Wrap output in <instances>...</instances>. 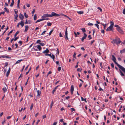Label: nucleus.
I'll return each instance as SVG.
<instances>
[{
  "instance_id": "1",
  "label": "nucleus",
  "mask_w": 125,
  "mask_h": 125,
  "mask_svg": "<svg viewBox=\"0 0 125 125\" xmlns=\"http://www.w3.org/2000/svg\"><path fill=\"white\" fill-rule=\"evenodd\" d=\"M112 60L117 65V66L119 67V68L121 69V70L124 72V73L125 74V68L116 62V59L114 55H112Z\"/></svg>"
},
{
  "instance_id": "2",
  "label": "nucleus",
  "mask_w": 125,
  "mask_h": 125,
  "mask_svg": "<svg viewBox=\"0 0 125 125\" xmlns=\"http://www.w3.org/2000/svg\"><path fill=\"white\" fill-rule=\"evenodd\" d=\"M112 43L114 42V43H116L117 45H118L120 42H121L119 38L114 40L112 42Z\"/></svg>"
},
{
  "instance_id": "3",
  "label": "nucleus",
  "mask_w": 125,
  "mask_h": 125,
  "mask_svg": "<svg viewBox=\"0 0 125 125\" xmlns=\"http://www.w3.org/2000/svg\"><path fill=\"white\" fill-rule=\"evenodd\" d=\"M60 16V15L57 14L54 12H52L51 14H50L51 17H52L53 16Z\"/></svg>"
},
{
  "instance_id": "4",
  "label": "nucleus",
  "mask_w": 125,
  "mask_h": 125,
  "mask_svg": "<svg viewBox=\"0 0 125 125\" xmlns=\"http://www.w3.org/2000/svg\"><path fill=\"white\" fill-rule=\"evenodd\" d=\"M113 27L110 26L109 27L107 28L106 30L107 31H113L114 29L113 28Z\"/></svg>"
},
{
  "instance_id": "5",
  "label": "nucleus",
  "mask_w": 125,
  "mask_h": 125,
  "mask_svg": "<svg viewBox=\"0 0 125 125\" xmlns=\"http://www.w3.org/2000/svg\"><path fill=\"white\" fill-rule=\"evenodd\" d=\"M117 31L120 33L122 34H124V31L120 27H119L117 28Z\"/></svg>"
},
{
  "instance_id": "6",
  "label": "nucleus",
  "mask_w": 125,
  "mask_h": 125,
  "mask_svg": "<svg viewBox=\"0 0 125 125\" xmlns=\"http://www.w3.org/2000/svg\"><path fill=\"white\" fill-rule=\"evenodd\" d=\"M84 36L81 39V41L82 42H83L84 40L87 37V35L85 33L83 34Z\"/></svg>"
},
{
  "instance_id": "7",
  "label": "nucleus",
  "mask_w": 125,
  "mask_h": 125,
  "mask_svg": "<svg viewBox=\"0 0 125 125\" xmlns=\"http://www.w3.org/2000/svg\"><path fill=\"white\" fill-rule=\"evenodd\" d=\"M74 87L73 86V85H72L71 86V94H73V91L74 90Z\"/></svg>"
},
{
  "instance_id": "8",
  "label": "nucleus",
  "mask_w": 125,
  "mask_h": 125,
  "mask_svg": "<svg viewBox=\"0 0 125 125\" xmlns=\"http://www.w3.org/2000/svg\"><path fill=\"white\" fill-rule=\"evenodd\" d=\"M47 17H50V14H43V15L42 16L43 18H45Z\"/></svg>"
},
{
  "instance_id": "9",
  "label": "nucleus",
  "mask_w": 125,
  "mask_h": 125,
  "mask_svg": "<svg viewBox=\"0 0 125 125\" xmlns=\"http://www.w3.org/2000/svg\"><path fill=\"white\" fill-rule=\"evenodd\" d=\"M19 17L22 20H23L24 18L23 15L21 13H20L19 15Z\"/></svg>"
},
{
  "instance_id": "10",
  "label": "nucleus",
  "mask_w": 125,
  "mask_h": 125,
  "mask_svg": "<svg viewBox=\"0 0 125 125\" xmlns=\"http://www.w3.org/2000/svg\"><path fill=\"white\" fill-rule=\"evenodd\" d=\"M10 67L9 68V70H8V71L7 72V73H6V76L7 77H8V76L9 74V73H10Z\"/></svg>"
},
{
  "instance_id": "11",
  "label": "nucleus",
  "mask_w": 125,
  "mask_h": 125,
  "mask_svg": "<svg viewBox=\"0 0 125 125\" xmlns=\"http://www.w3.org/2000/svg\"><path fill=\"white\" fill-rule=\"evenodd\" d=\"M37 96L39 97L40 96L41 94V91L39 90H37Z\"/></svg>"
},
{
  "instance_id": "12",
  "label": "nucleus",
  "mask_w": 125,
  "mask_h": 125,
  "mask_svg": "<svg viewBox=\"0 0 125 125\" xmlns=\"http://www.w3.org/2000/svg\"><path fill=\"white\" fill-rule=\"evenodd\" d=\"M49 51L48 49L47 48L44 51L42 52V53H47L49 52Z\"/></svg>"
},
{
  "instance_id": "13",
  "label": "nucleus",
  "mask_w": 125,
  "mask_h": 125,
  "mask_svg": "<svg viewBox=\"0 0 125 125\" xmlns=\"http://www.w3.org/2000/svg\"><path fill=\"white\" fill-rule=\"evenodd\" d=\"M10 58V57L6 55H1L0 56V58Z\"/></svg>"
},
{
  "instance_id": "14",
  "label": "nucleus",
  "mask_w": 125,
  "mask_h": 125,
  "mask_svg": "<svg viewBox=\"0 0 125 125\" xmlns=\"http://www.w3.org/2000/svg\"><path fill=\"white\" fill-rule=\"evenodd\" d=\"M25 27V28L24 30V32H26L28 29L29 26L28 25H26Z\"/></svg>"
},
{
  "instance_id": "15",
  "label": "nucleus",
  "mask_w": 125,
  "mask_h": 125,
  "mask_svg": "<svg viewBox=\"0 0 125 125\" xmlns=\"http://www.w3.org/2000/svg\"><path fill=\"white\" fill-rule=\"evenodd\" d=\"M20 23V25H21L22 27L24 25V21H21Z\"/></svg>"
},
{
  "instance_id": "16",
  "label": "nucleus",
  "mask_w": 125,
  "mask_h": 125,
  "mask_svg": "<svg viewBox=\"0 0 125 125\" xmlns=\"http://www.w3.org/2000/svg\"><path fill=\"white\" fill-rule=\"evenodd\" d=\"M2 90L3 91L4 93H5L7 92V90L5 87H4L2 89Z\"/></svg>"
},
{
  "instance_id": "17",
  "label": "nucleus",
  "mask_w": 125,
  "mask_h": 125,
  "mask_svg": "<svg viewBox=\"0 0 125 125\" xmlns=\"http://www.w3.org/2000/svg\"><path fill=\"white\" fill-rule=\"evenodd\" d=\"M110 26L113 27L114 24V22L113 21H111L110 22Z\"/></svg>"
},
{
  "instance_id": "18",
  "label": "nucleus",
  "mask_w": 125,
  "mask_h": 125,
  "mask_svg": "<svg viewBox=\"0 0 125 125\" xmlns=\"http://www.w3.org/2000/svg\"><path fill=\"white\" fill-rule=\"evenodd\" d=\"M119 71L120 72V74L122 76H124L125 75L122 72V71L121 70H120L119 69Z\"/></svg>"
},
{
  "instance_id": "19",
  "label": "nucleus",
  "mask_w": 125,
  "mask_h": 125,
  "mask_svg": "<svg viewBox=\"0 0 125 125\" xmlns=\"http://www.w3.org/2000/svg\"><path fill=\"white\" fill-rule=\"evenodd\" d=\"M37 48L39 49V50L40 51L42 49L41 46L40 45H37Z\"/></svg>"
},
{
  "instance_id": "20",
  "label": "nucleus",
  "mask_w": 125,
  "mask_h": 125,
  "mask_svg": "<svg viewBox=\"0 0 125 125\" xmlns=\"http://www.w3.org/2000/svg\"><path fill=\"white\" fill-rule=\"evenodd\" d=\"M77 12L78 14H81L83 13V12L82 11H77Z\"/></svg>"
},
{
  "instance_id": "21",
  "label": "nucleus",
  "mask_w": 125,
  "mask_h": 125,
  "mask_svg": "<svg viewBox=\"0 0 125 125\" xmlns=\"http://www.w3.org/2000/svg\"><path fill=\"white\" fill-rule=\"evenodd\" d=\"M120 52L121 54L125 53V49H124L122 50H121Z\"/></svg>"
},
{
  "instance_id": "22",
  "label": "nucleus",
  "mask_w": 125,
  "mask_h": 125,
  "mask_svg": "<svg viewBox=\"0 0 125 125\" xmlns=\"http://www.w3.org/2000/svg\"><path fill=\"white\" fill-rule=\"evenodd\" d=\"M52 58V59L53 61H54V58H55V56L53 54H52V55H51V56L50 57Z\"/></svg>"
},
{
  "instance_id": "23",
  "label": "nucleus",
  "mask_w": 125,
  "mask_h": 125,
  "mask_svg": "<svg viewBox=\"0 0 125 125\" xmlns=\"http://www.w3.org/2000/svg\"><path fill=\"white\" fill-rule=\"evenodd\" d=\"M14 3V0H12V2L11 3L10 5V6L12 7L13 6V4Z\"/></svg>"
},
{
  "instance_id": "24",
  "label": "nucleus",
  "mask_w": 125,
  "mask_h": 125,
  "mask_svg": "<svg viewBox=\"0 0 125 125\" xmlns=\"http://www.w3.org/2000/svg\"><path fill=\"white\" fill-rule=\"evenodd\" d=\"M101 24L104 26V29H105L106 26V24H103L102 23H101Z\"/></svg>"
},
{
  "instance_id": "25",
  "label": "nucleus",
  "mask_w": 125,
  "mask_h": 125,
  "mask_svg": "<svg viewBox=\"0 0 125 125\" xmlns=\"http://www.w3.org/2000/svg\"><path fill=\"white\" fill-rule=\"evenodd\" d=\"M19 31H18L14 35V37H15L19 33Z\"/></svg>"
},
{
  "instance_id": "26",
  "label": "nucleus",
  "mask_w": 125,
  "mask_h": 125,
  "mask_svg": "<svg viewBox=\"0 0 125 125\" xmlns=\"http://www.w3.org/2000/svg\"><path fill=\"white\" fill-rule=\"evenodd\" d=\"M23 61V60L22 59L20 60H18L16 62V64H17L19 63L21 61Z\"/></svg>"
},
{
  "instance_id": "27",
  "label": "nucleus",
  "mask_w": 125,
  "mask_h": 125,
  "mask_svg": "<svg viewBox=\"0 0 125 125\" xmlns=\"http://www.w3.org/2000/svg\"><path fill=\"white\" fill-rule=\"evenodd\" d=\"M33 104L32 103L31 104V105L30 107V109L31 110H32L33 107Z\"/></svg>"
},
{
  "instance_id": "28",
  "label": "nucleus",
  "mask_w": 125,
  "mask_h": 125,
  "mask_svg": "<svg viewBox=\"0 0 125 125\" xmlns=\"http://www.w3.org/2000/svg\"><path fill=\"white\" fill-rule=\"evenodd\" d=\"M81 30L83 32H84V33L86 32V31L85 29L84 28H82L81 29Z\"/></svg>"
},
{
  "instance_id": "29",
  "label": "nucleus",
  "mask_w": 125,
  "mask_h": 125,
  "mask_svg": "<svg viewBox=\"0 0 125 125\" xmlns=\"http://www.w3.org/2000/svg\"><path fill=\"white\" fill-rule=\"evenodd\" d=\"M37 19V15L36 14H35L33 17V19L34 20H36Z\"/></svg>"
},
{
  "instance_id": "30",
  "label": "nucleus",
  "mask_w": 125,
  "mask_h": 125,
  "mask_svg": "<svg viewBox=\"0 0 125 125\" xmlns=\"http://www.w3.org/2000/svg\"><path fill=\"white\" fill-rule=\"evenodd\" d=\"M56 88H54L52 92V93L53 94H54V92L56 91Z\"/></svg>"
},
{
  "instance_id": "31",
  "label": "nucleus",
  "mask_w": 125,
  "mask_h": 125,
  "mask_svg": "<svg viewBox=\"0 0 125 125\" xmlns=\"http://www.w3.org/2000/svg\"><path fill=\"white\" fill-rule=\"evenodd\" d=\"M65 36H67L68 35V33H67V28L66 29V31L65 32Z\"/></svg>"
},
{
  "instance_id": "32",
  "label": "nucleus",
  "mask_w": 125,
  "mask_h": 125,
  "mask_svg": "<svg viewBox=\"0 0 125 125\" xmlns=\"http://www.w3.org/2000/svg\"><path fill=\"white\" fill-rule=\"evenodd\" d=\"M53 31V29L51 30L50 31V32L49 33V36H50L51 35V34H52V33Z\"/></svg>"
},
{
  "instance_id": "33",
  "label": "nucleus",
  "mask_w": 125,
  "mask_h": 125,
  "mask_svg": "<svg viewBox=\"0 0 125 125\" xmlns=\"http://www.w3.org/2000/svg\"><path fill=\"white\" fill-rule=\"evenodd\" d=\"M15 16V19H16V20H17V18L18 17V15L17 14L16 15H14Z\"/></svg>"
},
{
  "instance_id": "34",
  "label": "nucleus",
  "mask_w": 125,
  "mask_h": 125,
  "mask_svg": "<svg viewBox=\"0 0 125 125\" xmlns=\"http://www.w3.org/2000/svg\"><path fill=\"white\" fill-rule=\"evenodd\" d=\"M47 25L48 26H51L52 25V23L50 22H48L47 23Z\"/></svg>"
},
{
  "instance_id": "35",
  "label": "nucleus",
  "mask_w": 125,
  "mask_h": 125,
  "mask_svg": "<svg viewBox=\"0 0 125 125\" xmlns=\"http://www.w3.org/2000/svg\"><path fill=\"white\" fill-rule=\"evenodd\" d=\"M24 15L25 17H26V18H27L28 17V15L26 14V12H24Z\"/></svg>"
},
{
  "instance_id": "36",
  "label": "nucleus",
  "mask_w": 125,
  "mask_h": 125,
  "mask_svg": "<svg viewBox=\"0 0 125 125\" xmlns=\"http://www.w3.org/2000/svg\"><path fill=\"white\" fill-rule=\"evenodd\" d=\"M88 25L89 26H93V24L92 23L89 22L88 23Z\"/></svg>"
},
{
  "instance_id": "37",
  "label": "nucleus",
  "mask_w": 125,
  "mask_h": 125,
  "mask_svg": "<svg viewBox=\"0 0 125 125\" xmlns=\"http://www.w3.org/2000/svg\"><path fill=\"white\" fill-rule=\"evenodd\" d=\"M6 11H4L3 12H1L0 13V16L2 14H4L5 13V12Z\"/></svg>"
},
{
  "instance_id": "38",
  "label": "nucleus",
  "mask_w": 125,
  "mask_h": 125,
  "mask_svg": "<svg viewBox=\"0 0 125 125\" xmlns=\"http://www.w3.org/2000/svg\"><path fill=\"white\" fill-rule=\"evenodd\" d=\"M39 44H40L42 46H44L45 45L44 43L43 42H40L39 43Z\"/></svg>"
},
{
  "instance_id": "39",
  "label": "nucleus",
  "mask_w": 125,
  "mask_h": 125,
  "mask_svg": "<svg viewBox=\"0 0 125 125\" xmlns=\"http://www.w3.org/2000/svg\"><path fill=\"white\" fill-rule=\"evenodd\" d=\"M76 53L75 52L74 53V54L73 55V58H75V59H76V58L75 57V56H76Z\"/></svg>"
},
{
  "instance_id": "40",
  "label": "nucleus",
  "mask_w": 125,
  "mask_h": 125,
  "mask_svg": "<svg viewBox=\"0 0 125 125\" xmlns=\"http://www.w3.org/2000/svg\"><path fill=\"white\" fill-rule=\"evenodd\" d=\"M15 38L14 39V41H16L19 38V37H15Z\"/></svg>"
},
{
  "instance_id": "41",
  "label": "nucleus",
  "mask_w": 125,
  "mask_h": 125,
  "mask_svg": "<svg viewBox=\"0 0 125 125\" xmlns=\"http://www.w3.org/2000/svg\"><path fill=\"white\" fill-rule=\"evenodd\" d=\"M35 11V9H34L32 11L31 13L32 14H33L34 12Z\"/></svg>"
},
{
  "instance_id": "42",
  "label": "nucleus",
  "mask_w": 125,
  "mask_h": 125,
  "mask_svg": "<svg viewBox=\"0 0 125 125\" xmlns=\"http://www.w3.org/2000/svg\"><path fill=\"white\" fill-rule=\"evenodd\" d=\"M97 9L100 10V12H102V10L100 7H98Z\"/></svg>"
},
{
  "instance_id": "43",
  "label": "nucleus",
  "mask_w": 125,
  "mask_h": 125,
  "mask_svg": "<svg viewBox=\"0 0 125 125\" xmlns=\"http://www.w3.org/2000/svg\"><path fill=\"white\" fill-rule=\"evenodd\" d=\"M88 38H89V40H90L92 38V37H91V35H89L88 36Z\"/></svg>"
},
{
  "instance_id": "44",
  "label": "nucleus",
  "mask_w": 125,
  "mask_h": 125,
  "mask_svg": "<svg viewBox=\"0 0 125 125\" xmlns=\"http://www.w3.org/2000/svg\"><path fill=\"white\" fill-rule=\"evenodd\" d=\"M77 70L78 71H80V72H81L82 71V69L79 68L77 69Z\"/></svg>"
},
{
  "instance_id": "45",
  "label": "nucleus",
  "mask_w": 125,
  "mask_h": 125,
  "mask_svg": "<svg viewBox=\"0 0 125 125\" xmlns=\"http://www.w3.org/2000/svg\"><path fill=\"white\" fill-rule=\"evenodd\" d=\"M41 42V41L40 40H38L37 41L36 43H37L39 44V43H40V42Z\"/></svg>"
},
{
  "instance_id": "46",
  "label": "nucleus",
  "mask_w": 125,
  "mask_h": 125,
  "mask_svg": "<svg viewBox=\"0 0 125 125\" xmlns=\"http://www.w3.org/2000/svg\"><path fill=\"white\" fill-rule=\"evenodd\" d=\"M14 12L15 14H17L18 13V10H17L15 9Z\"/></svg>"
},
{
  "instance_id": "47",
  "label": "nucleus",
  "mask_w": 125,
  "mask_h": 125,
  "mask_svg": "<svg viewBox=\"0 0 125 125\" xmlns=\"http://www.w3.org/2000/svg\"><path fill=\"white\" fill-rule=\"evenodd\" d=\"M71 111L72 112L74 111H75V109L73 108H71Z\"/></svg>"
},
{
  "instance_id": "48",
  "label": "nucleus",
  "mask_w": 125,
  "mask_h": 125,
  "mask_svg": "<svg viewBox=\"0 0 125 125\" xmlns=\"http://www.w3.org/2000/svg\"><path fill=\"white\" fill-rule=\"evenodd\" d=\"M46 32V31H44L41 34L42 35H43L45 34V32Z\"/></svg>"
},
{
  "instance_id": "49",
  "label": "nucleus",
  "mask_w": 125,
  "mask_h": 125,
  "mask_svg": "<svg viewBox=\"0 0 125 125\" xmlns=\"http://www.w3.org/2000/svg\"><path fill=\"white\" fill-rule=\"evenodd\" d=\"M40 120H38L37 122L36 123V125H37L38 124V123L40 122Z\"/></svg>"
},
{
  "instance_id": "50",
  "label": "nucleus",
  "mask_w": 125,
  "mask_h": 125,
  "mask_svg": "<svg viewBox=\"0 0 125 125\" xmlns=\"http://www.w3.org/2000/svg\"><path fill=\"white\" fill-rule=\"evenodd\" d=\"M12 32H13V30H11L10 31V32L9 33H8V36H9V34H10V33H11Z\"/></svg>"
},
{
  "instance_id": "51",
  "label": "nucleus",
  "mask_w": 125,
  "mask_h": 125,
  "mask_svg": "<svg viewBox=\"0 0 125 125\" xmlns=\"http://www.w3.org/2000/svg\"><path fill=\"white\" fill-rule=\"evenodd\" d=\"M61 69V67H59L58 68V70L59 71H60Z\"/></svg>"
},
{
  "instance_id": "52",
  "label": "nucleus",
  "mask_w": 125,
  "mask_h": 125,
  "mask_svg": "<svg viewBox=\"0 0 125 125\" xmlns=\"http://www.w3.org/2000/svg\"><path fill=\"white\" fill-rule=\"evenodd\" d=\"M111 65L112 66V67L113 68H114V64L113 63H112L111 64Z\"/></svg>"
},
{
  "instance_id": "53",
  "label": "nucleus",
  "mask_w": 125,
  "mask_h": 125,
  "mask_svg": "<svg viewBox=\"0 0 125 125\" xmlns=\"http://www.w3.org/2000/svg\"><path fill=\"white\" fill-rule=\"evenodd\" d=\"M41 21V19H39V20H37L36 21V22L35 23H37L38 22H40Z\"/></svg>"
},
{
  "instance_id": "54",
  "label": "nucleus",
  "mask_w": 125,
  "mask_h": 125,
  "mask_svg": "<svg viewBox=\"0 0 125 125\" xmlns=\"http://www.w3.org/2000/svg\"><path fill=\"white\" fill-rule=\"evenodd\" d=\"M45 55L46 56L48 55V56H50V57L51 56V54H48L47 53V54H46Z\"/></svg>"
},
{
  "instance_id": "55",
  "label": "nucleus",
  "mask_w": 125,
  "mask_h": 125,
  "mask_svg": "<svg viewBox=\"0 0 125 125\" xmlns=\"http://www.w3.org/2000/svg\"><path fill=\"white\" fill-rule=\"evenodd\" d=\"M53 101H52V103H51L50 105V106H52L53 105Z\"/></svg>"
},
{
  "instance_id": "56",
  "label": "nucleus",
  "mask_w": 125,
  "mask_h": 125,
  "mask_svg": "<svg viewBox=\"0 0 125 125\" xmlns=\"http://www.w3.org/2000/svg\"><path fill=\"white\" fill-rule=\"evenodd\" d=\"M115 27H116L117 28H118L119 27H120L118 25H116V24H115Z\"/></svg>"
},
{
  "instance_id": "57",
  "label": "nucleus",
  "mask_w": 125,
  "mask_h": 125,
  "mask_svg": "<svg viewBox=\"0 0 125 125\" xmlns=\"http://www.w3.org/2000/svg\"><path fill=\"white\" fill-rule=\"evenodd\" d=\"M65 39L66 40H68L69 39L68 38V36H65Z\"/></svg>"
},
{
  "instance_id": "58",
  "label": "nucleus",
  "mask_w": 125,
  "mask_h": 125,
  "mask_svg": "<svg viewBox=\"0 0 125 125\" xmlns=\"http://www.w3.org/2000/svg\"><path fill=\"white\" fill-rule=\"evenodd\" d=\"M94 41H95L94 40H93L92 41H91V45H92L93 43H94Z\"/></svg>"
},
{
  "instance_id": "59",
  "label": "nucleus",
  "mask_w": 125,
  "mask_h": 125,
  "mask_svg": "<svg viewBox=\"0 0 125 125\" xmlns=\"http://www.w3.org/2000/svg\"><path fill=\"white\" fill-rule=\"evenodd\" d=\"M22 76H23V74H22V73H21L20 76H19L18 79H19L20 78V77H22Z\"/></svg>"
},
{
  "instance_id": "60",
  "label": "nucleus",
  "mask_w": 125,
  "mask_h": 125,
  "mask_svg": "<svg viewBox=\"0 0 125 125\" xmlns=\"http://www.w3.org/2000/svg\"><path fill=\"white\" fill-rule=\"evenodd\" d=\"M56 63L58 65H59V64H60L59 62L58 61H56Z\"/></svg>"
},
{
  "instance_id": "61",
  "label": "nucleus",
  "mask_w": 125,
  "mask_h": 125,
  "mask_svg": "<svg viewBox=\"0 0 125 125\" xmlns=\"http://www.w3.org/2000/svg\"><path fill=\"white\" fill-rule=\"evenodd\" d=\"M11 116H8L7 117V119H9L11 118Z\"/></svg>"
},
{
  "instance_id": "62",
  "label": "nucleus",
  "mask_w": 125,
  "mask_h": 125,
  "mask_svg": "<svg viewBox=\"0 0 125 125\" xmlns=\"http://www.w3.org/2000/svg\"><path fill=\"white\" fill-rule=\"evenodd\" d=\"M18 42L21 45L22 44V41H19V42Z\"/></svg>"
},
{
  "instance_id": "63",
  "label": "nucleus",
  "mask_w": 125,
  "mask_h": 125,
  "mask_svg": "<svg viewBox=\"0 0 125 125\" xmlns=\"http://www.w3.org/2000/svg\"><path fill=\"white\" fill-rule=\"evenodd\" d=\"M123 13L124 14H125V9H124L123 11Z\"/></svg>"
},
{
  "instance_id": "64",
  "label": "nucleus",
  "mask_w": 125,
  "mask_h": 125,
  "mask_svg": "<svg viewBox=\"0 0 125 125\" xmlns=\"http://www.w3.org/2000/svg\"><path fill=\"white\" fill-rule=\"evenodd\" d=\"M57 123V122H54L53 124L52 125H56Z\"/></svg>"
}]
</instances>
